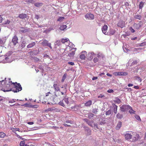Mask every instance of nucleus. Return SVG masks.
Masks as SVG:
<instances>
[{
  "label": "nucleus",
  "instance_id": "c03bdc74",
  "mask_svg": "<svg viewBox=\"0 0 146 146\" xmlns=\"http://www.w3.org/2000/svg\"><path fill=\"white\" fill-rule=\"evenodd\" d=\"M99 60L98 59L97 57H95L93 59V61L94 63H96L98 62Z\"/></svg>",
  "mask_w": 146,
  "mask_h": 146
},
{
  "label": "nucleus",
  "instance_id": "6ab92c4d",
  "mask_svg": "<svg viewBox=\"0 0 146 146\" xmlns=\"http://www.w3.org/2000/svg\"><path fill=\"white\" fill-rule=\"evenodd\" d=\"M35 45V42H33L29 44L27 46V48H31L34 46Z\"/></svg>",
  "mask_w": 146,
  "mask_h": 146
},
{
  "label": "nucleus",
  "instance_id": "f03ea898",
  "mask_svg": "<svg viewBox=\"0 0 146 146\" xmlns=\"http://www.w3.org/2000/svg\"><path fill=\"white\" fill-rule=\"evenodd\" d=\"M12 82L10 78L8 79V80H6V83L2 87V88L1 90L4 92L11 91L12 89Z\"/></svg>",
  "mask_w": 146,
  "mask_h": 146
},
{
  "label": "nucleus",
  "instance_id": "f257e3e1",
  "mask_svg": "<svg viewBox=\"0 0 146 146\" xmlns=\"http://www.w3.org/2000/svg\"><path fill=\"white\" fill-rule=\"evenodd\" d=\"M53 87L54 90L56 91V92L55 93V96L59 98H63L64 97V95L66 93L65 90L61 91L59 86L57 84H54Z\"/></svg>",
  "mask_w": 146,
  "mask_h": 146
},
{
  "label": "nucleus",
  "instance_id": "5701e85b",
  "mask_svg": "<svg viewBox=\"0 0 146 146\" xmlns=\"http://www.w3.org/2000/svg\"><path fill=\"white\" fill-rule=\"evenodd\" d=\"M67 27L66 25H62L60 26V29L61 31H64Z\"/></svg>",
  "mask_w": 146,
  "mask_h": 146
},
{
  "label": "nucleus",
  "instance_id": "f704fd0d",
  "mask_svg": "<svg viewBox=\"0 0 146 146\" xmlns=\"http://www.w3.org/2000/svg\"><path fill=\"white\" fill-rule=\"evenodd\" d=\"M111 110H109L108 111H106V115H109L111 114Z\"/></svg>",
  "mask_w": 146,
  "mask_h": 146
},
{
  "label": "nucleus",
  "instance_id": "c756f323",
  "mask_svg": "<svg viewBox=\"0 0 146 146\" xmlns=\"http://www.w3.org/2000/svg\"><path fill=\"white\" fill-rule=\"evenodd\" d=\"M29 30L27 29H24L20 30L19 32L20 33H26L29 31Z\"/></svg>",
  "mask_w": 146,
  "mask_h": 146
},
{
  "label": "nucleus",
  "instance_id": "7ed1b4c3",
  "mask_svg": "<svg viewBox=\"0 0 146 146\" xmlns=\"http://www.w3.org/2000/svg\"><path fill=\"white\" fill-rule=\"evenodd\" d=\"M12 85L15 88V90H13V91L15 92H18L21 91L22 89V88L19 83H17V82H12V87H13Z\"/></svg>",
  "mask_w": 146,
  "mask_h": 146
},
{
  "label": "nucleus",
  "instance_id": "dca6fc26",
  "mask_svg": "<svg viewBox=\"0 0 146 146\" xmlns=\"http://www.w3.org/2000/svg\"><path fill=\"white\" fill-rule=\"evenodd\" d=\"M112 106L114 108V112L115 114H116L117 112V106L115 104H112Z\"/></svg>",
  "mask_w": 146,
  "mask_h": 146
},
{
  "label": "nucleus",
  "instance_id": "39448f33",
  "mask_svg": "<svg viewBox=\"0 0 146 146\" xmlns=\"http://www.w3.org/2000/svg\"><path fill=\"white\" fill-rule=\"evenodd\" d=\"M13 52L11 51H10L6 55V56L5 58V59L6 60V61L8 62H11V60H10L11 59V55L12 54Z\"/></svg>",
  "mask_w": 146,
  "mask_h": 146
},
{
  "label": "nucleus",
  "instance_id": "49530a36",
  "mask_svg": "<svg viewBox=\"0 0 146 146\" xmlns=\"http://www.w3.org/2000/svg\"><path fill=\"white\" fill-rule=\"evenodd\" d=\"M101 57H102V58H103L104 57V56L102 54L99 53L97 55V57L98 58H100Z\"/></svg>",
  "mask_w": 146,
  "mask_h": 146
},
{
  "label": "nucleus",
  "instance_id": "69168bd1",
  "mask_svg": "<svg viewBox=\"0 0 146 146\" xmlns=\"http://www.w3.org/2000/svg\"><path fill=\"white\" fill-rule=\"evenodd\" d=\"M98 77L96 76H94L92 79V80H94L98 79Z\"/></svg>",
  "mask_w": 146,
  "mask_h": 146
},
{
  "label": "nucleus",
  "instance_id": "20e7f679",
  "mask_svg": "<svg viewBox=\"0 0 146 146\" xmlns=\"http://www.w3.org/2000/svg\"><path fill=\"white\" fill-rule=\"evenodd\" d=\"M129 109H132V107L128 105L124 104L120 107V110L122 112L127 111Z\"/></svg>",
  "mask_w": 146,
  "mask_h": 146
},
{
  "label": "nucleus",
  "instance_id": "2f4dec72",
  "mask_svg": "<svg viewBox=\"0 0 146 146\" xmlns=\"http://www.w3.org/2000/svg\"><path fill=\"white\" fill-rule=\"evenodd\" d=\"M144 3L143 2H140L139 5V8L140 9H142V8L143 7Z\"/></svg>",
  "mask_w": 146,
  "mask_h": 146
},
{
  "label": "nucleus",
  "instance_id": "052dcab7",
  "mask_svg": "<svg viewBox=\"0 0 146 146\" xmlns=\"http://www.w3.org/2000/svg\"><path fill=\"white\" fill-rule=\"evenodd\" d=\"M144 49L143 48H135V50H141Z\"/></svg>",
  "mask_w": 146,
  "mask_h": 146
},
{
  "label": "nucleus",
  "instance_id": "6e6552de",
  "mask_svg": "<svg viewBox=\"0 0 146 146\" xmlns=\"http://www.w3.org/2000/svg\"><path fill=\"white\" fill-rule=\"evenodd\" d=\"M41 44L43 46H48L51 49H52V48L51 46V44L48 43V41L45 39L43 40Z\"/></svg>",
  "mask_w": 146,
  "mask_h": 146
},
{
  "label": "nucleus",
  "instance_id": "e2e57ef3",
  "mask_svg": "<svg viewBox=\"0 0 146 146\" xmlns=\"http://www.w3.org/2000/svg\"><path fill=\"white\" fill-rule=\"evenodd\" d=\"M68 64L71 65H74V62H68Z\"/></svg>",
  "mask_w": 146,
  "mask_h": 146
},
{
  "label": "nucleus",
  "instance_id": "0e129e2a",
  "mask_svg": "<svg viewBox=\"0 0 146 146\" xmlns=\"http://www.w3.org/2000/svg\"><path fill=\"white\" fill-rule=\"evenodd\" d=\"M130 30L133 33H134L135 31V30L131 27L130 29Z\"/></svg>",
  "mask_w": 146,
  "mask_h": 146
},
{
  "label": "nucleus",
  "instance_id": "4468645a",
  "mask_svg": "<svg viewBox=\"0 0 146 146\" xmlns=\"http://www.w3.org/2000/svg\"><path fill=\"white\" fill-rule=\"evenodd\" d=\"M108 28V27L107 25H104L102 28V31L103 33L105 35H106V33L107 31Z\"/></svg>",
  "mask_w": 146,
  "mask_h": 146
},
{
  "label": "nucleus",
  "instance_id": "e433bc0d",
  "mask_svg": "<svg viewBox=\"0 0 146 146\" xmlns=\"http://www.w3.org/2000/svg\"><path fill=\"white\" fill-rule=\"evenodd\" d=\"M64 19V17H60L58 19L57 21H62Z\"/></svg>",
  "mask_w": 146,
  "mask_h": 146
},
{
  "label": "nucleus",
  "instance_id": "58836bf2",
  "mask_svg": "<svg viewBox=\"0 0 146 146\" xmlns=\"http://www.w3.org/2000/svg\"><path fill=\"white\" fill-rule=\"evenodd\" d=\"M64 102V101H60L59 103L58 104L59 105L64 107L65 106V104L64 103V102Z\"/></svg>",
  "mask_w": 146,
  "mask_h": 146
},
{
  "label": "nucleus",
  "instance_id": "9b49d317",
  "mask_svg": "<svg viewBox=\"0 0 146 146\" xmlns=\"http://www.w3.org/2000/svg\"><path fill=\"white\" fill-rule=\"evenodd\" d=\"M55 96V93H52L51 92H49L46 94V96H49L50 98H54Z\"/></svg>",
  "mask_w": 146,
  "mask_h": 146
},
{
  "label": "nucleus",
  "instance_id": "393cba45",
  "mask_svg": "<svg viewBox=\"0 0 146 146\" xmlns=\"http://www.w3.org/2000/svg\"><path fill=\"white\" fill-rule=\"evenodd\" d=\"M68 98H64L63 100V101L64 102L65 104L68 105L69 104V101H68Z\"/></svg>",
  "mask_w": 146,
  "mask_h": 146
},
{
  "label": "nucleus",
  "instance_id": "5fc2aeb1",
  "mask_svg": "<svg viewBox=\"0 0 146 146\" xmlns=\"http://www.w3.org/2000/svg\"><path fill=\"white\" fill-rule=\"evenodd\" d=\"M97 110L98 109H94L93 110L92 112L94 113H96L98 111H97Z\"/></svg>",
  "mask_w": 146,
  "mask_h": 146
},
{
  "label": "nucleus",
  "instance_id": "9d476101",
  "mask_svg": "<svg viewBox=\"0 0 146 146\" xmlns=\"http://www.w3.org/2000/svg\"><path fill=\"white\" fill-rule=\"evenodd\" d=\"M125 25V23L124 22L121 20L119 21V22L117 24V26L118 27H119L121 28L124 27Z\"/></svg>",
  "mask_w": 146,
  "mask_h": 146
},
{
  "label": "nucleus",
  "instance_id": "f3484780",
  "mask_svg": "<svg viewBox=\"0 0 146 146\" xmlns=\"http://www.w3.org/2000/svg\"><path fill=\"white\" fill-rule=\"evenodd\" d=\"M131 135L130 134L127 133L125 135V139L127 140H129V139H131Z\"/></svg>",
  "mask_w": 146,
  "mask_h": 146
},
{
  "label": "nucleus",
  "instance_id": "37998d69",
  "mask_svg": "<svg viewBox=\"0 0 146 146\" xmlns=\"http://www.w3.org/2000/svg\"><path fill=\"white\" fill-rule=\"evenodd\" d=\"M25 144V142L24 141H21L20 143V146H24Z\"/></svg>",
  "mask_w": 146,
  "mask_h": 146
},
{
  "label": "nucleus",
  "instance_id": "864d4df0",
  "mask_svg": "<svg viewBox=\"0 0 146 146\" xmlns=\"http://www.w3.org/2000/svg\"><path fill=\"white\" fill-rule=\"evenodd\" d=\"M146 45L145 42H143L140 44L139 46H145Z\"/></svg>",
  "mask_w": 146,
  "mask_h": 146
},
{
  "label": "nucleus",
  "instance_id": "473e14b6",
  "mask_svg": "<svg viewBox=\"0 0 146 146\" xmlns=\"http://www.w3.org/2000/svg\"><path fill=\"white\" fill-rule=\"evenodd\" d=\"M135 19L140 20L141 19V16L140 15H136L135 16Z\"/></svg>",
  "mask_w": 146,
  "mask_h": 146
},
{
  "label": "nucleus",
  "instance_id": "4be33fe9",
  "mask_svg": "<svg viewBox=\"0 0 146 146\" xmlns=\"http://www.w3.org/2000/svg\"><path fill=\"white\" fill-rule=\"evenodd\" d=\"M85 17L86 19L90 20L91 18V14L90 13H88L86 15Z\"/></svg>",
  "mask_w": 146,
  "mask_h": 146
},
{
  "label": "nucleus",
  "instance_id": "ddd939ff",
  "mask_svg": "<svg viewBox=\"0 0 146 146\" xmlns=\"http://www.w3.org/2000/svg\"><path fill=\"white\" fill-rule=\"evenodd\" d=\"M116 74L118 76H125L128 74V73L125 72H116Z\"/></svg>",
  "mask_w": 146,
  "mask_h": 146
},
{
  "label": "nucleus",
  "instance_id": "0eeeda50",
  "mask_svg": "<svg viewBox=\"0 0 146 146\" xmlns=\"http://www.w3.org/2000/svg\"><path fill=\"white\" fill-rule=\"evenodd\" d=\"M87 55V52L85 51H83L80 53V58L82 60H85Z\"/></svg>",
  "mask_w": 146,
  "mask_h": 146
},
{
  "label": "nucleus",
  "instance_id": "2eb2a0df",
  "mask_svg": "<svg viewBox=\"0 0 146 146\" xmlns=\"http://www.w3.org/2000/svg\"><path fill=\"white\" fill-rule=\"evenodd\" d=\"M27 15L25 13H22L19 14L18 17L21 19H24L27 18Z\"/></svg>",
  "mask_w": 146,
  "mask_h": 146
},
{
  "label": "nucleus",
  "instance_id": "6e6d98bb",
  "mask_svg": "<svg viewBox=\"0 0 146 146\" xmlns=\"http://www.w3.org/2000/svg\"><path fill=\"white\" fill-rule=\"evenodd\" d=\"M15 134H16V136L19 138L20 139H23V138L22 137H21L20 136H19V135L17 134L16 133H15Z\"/></svg>",
  "mask_w": 146,
  "mask_h": 146
},
{
  "label": "nucleus",
  "instance_id": "423d86ee",
  "mask_svg": "<svg viewBox=\"0 0 146 146\" xmlns=\"http://www.w3.org/2000/svg\"><path fill=\"white\" fill-rule=\"evenodd\" d=\"M139 135L137 134H136L135 135H132L130 141L132 142L136 141L139 139Z\"/></svg>",
  "mask_w": 146,
  "mask_h": 146
},
{
  "label": "nucleus",
  "instance_id": "3c124183",
  "mask_svg": "<svg viewBox=\"0 0 146 146\" xmlns=\"http://www.w3.org/2000/svg\"><path fill=\"white\" fill-rule=\"evenodd\" d=\"M10 23V21L8 20H5L4 23V24H9Z\"/></svg>",
  "mask_w": 146,
  "mask_h": 146
},
{
  "label": "nucleus",
  "instance_id": "aec40b11",
  "mask_svg": "<svg viewBox=\"0 0 146 146\" xmlns=\"http://www.w3.org/2000/svg\"><path fill=\"white\" fill-rule=\"evenodd\" d=\"M121 122L120 121H119L116 127V129L117 130H119L121 126Z\"/></svg>",
  "mask_w": 146,
  "mask_h": 146
},
{
  "label": "nucleus",
  "instance_id": "cd10ccee",
  "mask_svg": "<svg viewBox=\"0 0 146 146\" xmlns=\"http://www.w3.org/2000/svg\"><path fill=\"white\" fill-rule=\"evenodd\" d=\"M42 5L43 3H36L34 4V5L37 7H39L42 6Z\"/></svg>",
  "mask_w": 146,
  "mask_h": 146
},
{
  "label": "nucleus",
  "instance_id": "412c9836",
  "mask_svg": "<svg viewBox=\"0 0 146 146\" xmlns=\"http://www.w3.org/2000/svg\"><path fill=\"white\" fill-rule=\"evenodd\" d=\"M116 117L118 119H121L123 117V115L120 113H118L116 115Z\"/></svg>",
  "mask_w": 146,
  "mask_h": 146
},
{
  "label": "nucleus",
  "instance_id": "bf43d9fd",
  "mask_svg": "<svg viewBox=\"0 0 146 146\" xmlns=\"http://www.w3.org/2000/svg\"><path fill=\"white\" fill-rule=\"evenodd\" d=\"M137 24H138V25H139V26L140 27H141V26L142 25L143 23L142 22H141V21H139V23Z\"/></svg>",
  "mask_w": 146,
  "mask_h": 146
},
{
  "label": "nucleus",
  "instance_id": "13d9d810",
  "mask_svg": "<svg viewBox=\"0 0 146 146\" xmlns=\"http://www.w3.org/2000/svg\"><path fill=\"white\" fill-rule=\"evenodd\" d=\"M137 79L138 81H139L140 82H141L142 81V79L141 78L139 77V76H137Z\"/></svg>",
  "mask_w": 146,
  "mask_h": 146
},
{
  "label": "nucleus",
  "instance_id": "c9c22d12",
  "mask_svg": "<svg viewBox=\"0 0 146 146\" xmlns=\"http://www.w3.org/2000/svg\"><path fill=\"white\" fill-rule=\"evenodd\" d=\"M11 130L12 131H18L19 132H22V131L20 130V129H19V128L15 129L14 128H11Z\"/></svg>",
  "mask_w": 146,
  "mask_h": 146
},
{
  "label": "nucleus",
  "instance_id": "4c0bfd02",
  "mask_svg": "<svg viewBox=\"0 0 146 146\" xmlns=\"http://www.w3.org/2000/svg\"><path fill=\"white\" fill-rule=\"evenodd\" d=\"M67 75L66 74H64V75L63 76L62 79V82H64L65 79L66 78V77Z\"/></svg>",
  "mask_w": 146,
  "mask_h": 146
},
{
  "label": "nucleus",
  "instance_id": "603ef678",
  "mask_svg": "<svg viewBox=\"0 0 146 146\" xmlns=\"http://www.w3.org/2000/svg\"><path fill=\"white\" fill-rule=\"evenodd\" d=\"M74 54V52H72L71 53H70L68 54V55L70 56H73Z\"/></svg>",
  "mask_w": 146,
  "mask_h": 146
},
{
  "label": "nucleus",
  "instance_id": "ea45409f",
  "mask_svg": "<svg viewBox=\"0 0 146 146\" xmlns=\"http://www.w3.org/2000/svg\"><path fill=\"white\" fill-rule=\"evenodd\" d=\"M26 43V42L25 41H23L22 42V44H21V46L22 47V48H24L25 47V44Z\"/></svg>",
  "mask_w": 146,
  "mask_h": 146
},
{
  "label": "nucleus",
  "instance_id": "680f3d73",
  "mask_svg": "<svg viewBox=\"0 0 146 146\" xmlns=\"http://www.w3.org/2000/svg\"><path fill=\"white\" fill-rule=\"evenodd\" d=\"M25 1L27 3H32L33 2V0H26Z\"/></svg>",
  "mask_w": 146,
  "mask_h": 146
},
{
  "label": "nucleus",
  "instance_id": "c85d7f7f",
  "mask_svg": "<svg viewBox=\"0 0 146 146\" xmlns=\"http://www.w3.org/2000/svg\"><path fill=\"white\" fill-rule=\"evenodd\" d=\"M69 40L68 38H66L65 39L63 38L61 40V42L62 43L64 44L66 42H67Z\"/></svg>",
  "mask_w": 146,
  "mask_h": 146
},
{
  "label": "nucleus",
  "instance_id": "b1692460",
  "mask_svg": "<svg viewBox=\"0 0 146 146\" xmlns=\"http://www.w3.org/2000/svg\"><path fill=\"white\" fill-rule=\"evenodd\" d=\"M115 100L114 101V102L118 104H120L121 102V100L118 98H115Z\"/></svg>",
  "mask_w": 146,
  "mask_h": 146
},
{
  "label": "nucleus",
  "instance_id": "79ce46f5",
  "mask_svg": "<svg viewBox=\"0 0 146 146\" xmlns=\"http://www.w3.org/2000/svg\"><path fill=\"white\" fill-rule=\"evenodd\" d=\"M131 110L129 111V112L131 114H134L135 111L133 110L132 108V109H130Z\"/></svg>",
  "mask_w": 146,
  "mask_h": 146
},
{
  "label": "nucleus",
  "instance_id": "bb28decb",
  "mask_svg": "<svg viewBox=\"0 0 146 146\" xmlns=\"http://www.w3.org/2000/svg\"><path fill=\"white\" fill-rule=\"evenodd\" d=\"M91 105V101L90 100L87 102L85 103V105L86 106H90Z\"/></svg>",
  "mask_w": 146,
  "mask_h": 146
},
{
  "label": "nucleus",
  "instance_id": "a19ab883",
  "mask_svg": "<svg viewBox=\"0 0 146 146\" xmlns=\"http://www.w3.org/2000/svg\"><path fill=\"white\" fill-rule=\"evenodd\" d=\"M135 117L139 121H141V120L140 119V118L139 116L137 115H135Z\"/></svg>",
  "mask_w": 146,
  "mask_h": 146
},
{
  "label": "nucleus",
  "instance_id": "a211bd4d",
  "mask_svg": "<svg viewBox=\"0 0 146 146\" xmlns=\"http://www.w3.org/2000/svg\"><path fill=\"white\" fill-rule=\"evenodd\" d=\"M6 80L5 79V80H2L1 81H0V89L2 88V86H3L4 84H5V83H6Z\"/></svg>",
  "mask_w": 146,
  "mask_h": 146
},
{
  "label": "nucleus",
  "instance_id": "09e8293b",
  "mask_svg": "<svg viewBox=\"0 0 146 146\" xmlns=\"http://www.w3.org/2000/svg\"><path fill=\"white\" fill-rule=\"evenodd\" d=\"M123 50L125 52H128L129 50L126 48L124 46H123Z\"/></svg>",
  "mask_w": 146,
  "mask_h": 146
},
{
  "label": "nucleus",
  "instance_id": "7c9ffc66",
  "mask_svg": "<svg viewBox=\"0 0 146 146\" xmlns=\"http://www.w3.org/2000/svg\"><path fill=\"white\" fill-rule=\"evenodd\" d=\"M83 120L85 122H86L87 123V124H88L89 125H90V126H91V123L90 122V121H88L87 119V118L84 119Z\"/></svg>",
  "mask_w": 146,
  "mask_h": 146
},
{
  "label": "nucleus",
  "instance_id": "1a4fd4ad",
  "mask_svg": "<svg viewBox=\"0 0 146 146\" xmlns=\"http://www.w3.org/2000/svg\"><path fill=\"white\" fill-rule=\"evenodd\" d=\"M12 42L14 45H16L18 43V38L17 36L15 35L13 37L12 40Z\"/></svg>",
  "mask_w": 146,
  "mask_h": 146
},
{
  "label": "nucleus",
  "instance_id": "8fccbe9b",
  "mask_svg": "<svg viewBox=\"0 0 146 146\" xmlns=\"http://www.w3.org/2000/svg\"><path fill=\"white\" fill-rule=\"evenodd\" d=\"M137 63V60H135L133 61V62L131 64V66L133 65H134L136 64Z\"/></svg>",
  "mask_w": 146,
  "mask_h": 146
},
{
  "label": "nucleus",
  "instance_id": "a878e982",
  "mask_svg": "<svg viewBox=\"0 0 146 146\" xmlns=\"http://www.w3.org/2000/svg\"><path fill=\"white\" fill-rule=\"evenodd\" d=\"M6 136V134L3 132H0V137L4 138Z\"/></svg>",
  "mask_w": 146,
  "mask_h": 146
},
{
  "label": "nucleus",
  "instance_id": "72a5a7b5",
  "mask_svg": "<svg viewBox=\"0 0 146 146\" xmlns=\"http://www.w3.org/2000/svg\"><path fill=\"white\" fill-rule=\"evenodd\" d=\"M134 27L136 29H138L140 27L137 23H135L134 25Z\"/></svg>",
  "mask_w": 146,
  "mask_h": 146
},
{
  "label": "nucleus",
  "instance_id": "f8f14e48",
  "mask_svg": "<svg viewBox=\"0 0 146 146\" xmlns=\"http://www.w3.org/2000/svg\"><path fill=\"white\" fill-rule=\"evenodd\" d=\"M115 32V31L112 29H110L108 32L107 33L106 35L110 36L113 35Z\"/></svg>",
  "mask_w": 146,
  "mask_h": 146
},
{
  "label": "nucleus",
  "instance_id": "4d7b16f0",
  "mask_svg": "<svg viewBox=\"0 0 146 146\" xmlns=\"http://www.w3.org/2000/svg\"><path fill=\"white\" fill-rule=\"evenodd\" d=\"M107 92L109 93H112L113 92V91L112 89H109L108 90Z\"/></svg>",
  "mask_w": 146,
  "mask_h": 146
},
{
  "label": "nucleus",
  "instance_id": "a18cd8bd",
  "mask_svg": "<svg viewBox=\"0 0 146 146\" xmlns=\"http://www.w3.org/2000/svg\"><path fill=\"white\" fill-rule=\"evenodd\" d=\"M124 89L125 90V91H126V90L127 91H131V88H128L127 87H125L124 88Z\"/></svg>",
  "mask_w": 146,
  "mask_h": 146
},
{
  "label": "nucleus",
  "instance_id": "338daca9",
  "mask_svg": "<svg viewBox=\"0 0 146 146\" xmlns=\"http://www.w3.org/2000/svg\"><path fill=\"white\" fill-rule=\"evenodd\" d=\"M52 128L54 129H59V127H57V126H53L52 127Z\"/></svg>",
  "mask_w": 146,
  "mask_h": 146
},
{
  "label": "nucleus",
  "instance_id": "de8ad7c7",
  "mask_svg": "<svg viewBox=\"0 0 146 146\" xmlns=\"http://www.w3.org/2000/svg\"><path fill=\"white\" fill-rule=\"evenodd\" d=\"M105 97V96L104 95L102 94H100L98 97V98H104Z\"/></svg>",
  "mask_w": 146,
  "mask_h": 146
},
{
  "label": "nucleus",
  "instance_id": "774afa93",
  "mask_svg": "<svg viewBox=\"0 0 146 146\" xmlns=\"http://www.w3.org/2000/svg\"><path fill=\"white\" fill-rule=\"evenodd\" d=\"M56 44L58 45H60V41H57L56 42Z\"/></svg>",
  "mask_w": 146,
  "mask_h": 146
}]
</instances>
